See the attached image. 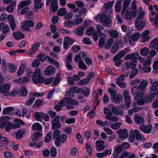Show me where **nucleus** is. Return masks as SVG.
<instances>
[{"instance_id":"nucleus-1","label":"nucleus","mask_w":158,"mask_h":158,"mask_svg":"<svg viewBox=\"0 0 158 158\" xmlns=\"http://www.w3.org/2000/svg\"><path fill=\"white\" fill-rule=\"evenodd\" d=\"M143 94L142 92H140L137 94L135 97V99L137 102L134 103L133 106L134 107L129 110L128 112V114L131 115L134 113H136L139 110L140 108L137 106L139 105H143L145 103V100L143 98Z\"/></svg>"},{"instance_id":"nucleus-2","label":"nucleus","mask_w":158,"mask_h":158,"mask_svg":"<svg viewBox=\"0 0 158 158\" xmlns=\"http://www.w3.org/2000/svg\"><path fill=\"white\" fill-rule=\"evenodd\" d=\"M43 78L42 74L40 69H35L32 76L33 82L35 83L38 84L41 82Z\"/></svg>"},{"instance_id":"nucleus-3","label":"nucleus","mask_w":158,"mask_h":158,"mask_svg":"<svg viewBox=\"0 0 158 158\" xmlns=\"http://www.w3.org/2000/svg\"><path fill=\"white\" fill-rule=\"evenodd\" d=\"M99 21L105 27H110L112 25V23L107 15L105 13H102L100 16Z\"/></svg>"},{"instance_id":"nucleus-4","label":"nucleus","mask_w":158,"mask_h":158,"mask_svg":"<svg viewBox=\"0 0 158 158\" xmlns=\"http://www.w3.org/2000/svg\"><path fill=\"white\" fill-rule=\"evenodd\" d=\"M11 84L10 83H4L0 85V93L5 96L9 95Z\"/></svg>"},{"instance_id":"nucleus-5","label":"nucleus","mask_w":158,"mask_h":158,"mask_svg":"<svg viewBox=\"0 0 158 158\" xmlns=\"http://www.w3.org/2000/svg\"><path fill=\"white\" fill-rule=\"evenodd\" d=\"M34 25V23L32 21L29 20H26L25 21L24 23L22 24L21 25V28L22 30H24L28 31H30V29L28 27L26 26H27L30 27H33Z\"/></svg>"},{"instance_id":"nucleus-6","label":"nucleus","mask_w":158,"mask_h":158,"mask_svg":"<svg viewBox=\"0 0 158 158\" xmlns=\"http://www.w3.org/2000/svg\"><path fill=\"white\" fill-rule=\"evenodd\" d=\"M130 133L131 134L135 135V139L138 141L142 142L145 139L143 135L138 130L136 129L131 130L130 131Z\"/></svg>"},{"instance_id":"nucleus-7","label":"nucleus","mask_w":158,"mask_h":158,"mask_svg":"<svg viewBox=\"0 0 158 158\" xmlns=\"http://www.w3.org/2000/svg\"><path fill=\"white\" fill-rule=\"evenodd\" d=\"M66 103L68 105L66 106V108L69 109H73V106L69 105L77 106L78 104V102L73 99L69 98H65Z\"/></svg>"},{"instance_id":"nucleus-8","label":"nucleus","mask_w":158,"mask_h":158,"mask_svg":"<svg viewBox=\"0 0 158 158\" xmlns=\"http://www.w3.org/2000/svg\"><path fill=\"white\" fill-rule=\"evenodd\" d=\"M122 15L125 19L131 20L133 18L135 17L136 14L131 11V13L129 11H126L125 10L123 13H122Z\"/></svg>"},{"instance_id":"nucleus-9","label":"nucleus","mask_w":158,"mask_h":158,"mask_svg":"<svg viewBox=\"0 0 158 158\" xmlns=\"http://www.w3.org/2000/svg\"><path fill=\"white\" fill-rule=\"evenodd\" d=\"M56 72L55 69L52 65L47 67L43 71V73L46 76H50L54 74Z\"/></svg>"},{"instance_id":"nucleus-10","label":"nucleus","mask_w":158,"mask_h":158,"mask_svg":"<svg viewBox=\"0 0 158 158\" xmlns=\"http://www.w3.org/2000/svg\"><path fill=\"white\" fill-rule=\"evenodd\" d=\"M75 42L74 39L68 37H65L64 39L63 47L64 48L67 49L69 47V45H72Z\"/></svg>"},{"instance_id":"nucleus-11","label":"nucleus","mask_w":158,"mask_h":158,"mask_svg":"<svg viewBox=\"0 0 158 158\" xmlns=\"http://www.w3.org/2000/svg\"><path fill=\"white\" fill-rule=\"evenodd\" d=\"M140 129L146 134L150 133L152 131V127L151 124H148L147 126L141 125L140 126Z\"/></svg>"},{"instance_id":"nucleus-12","label":"nucleus","mask_w":158,"mask_h":158,"mask_svg":"<svg viewBox=\"0 0 158 158\" xmlns=\"http://www.w3.org/2000/svg\"><path fill=\"white\" fill-rule=\"evenodd\" d=\"M60 118V116L57 115L53 119L52 125V128L53 129H55L57 128H58L60 127L61 124L59 122Z\"/></svg>"},{"instance_id":"nucleus-13","label":"nucleus","mask_w":158,"mask_h":158,"mask_svg":"<svg viewBox=\"0 0 158 158\" xmlns=\"http://www.w3.org/2000/svg\"><path fill=\"white\" fill-rule=\"evenodd\" d=\"M117 133L119 134L120 139H123L127 138L128 135L127 131L126 129H120L118 131Z\"/></svg>"},{"instance_id":"nucleus-14","label":"nucleus","mask_w":158,"mask_h":158,"mask_svg":"<svg viewBox=\"0 0 158 158\" xmlns=\"http://www.w3.org/2000/svg\"><path fill=\"white\" fill-rule=\"evenodd\" d=\"M114 2V1H113L104 4V7L105 8V11L106 12L109 13H112L113 11L112 7Z\"/></svg>"},{"instance_id":"nucleus-15","label":"nucleus","mask_w":158,"mask_h":158,"mask_svg":"<svg viewBox=\"0 0 158 158\" xmlns=\"http://www.w3.org/2000/svg\"><path fill=\"white\" fill-rule=\"evenodd\" d=\"M105 143L101 140H98L96 142V149L98 151L103 150L105 148Z\"/></svg>"},{"instance_id":"nucleus-16","label":"nucleus","mask_w":158,"mask_h":158,"mask_svg":"<svg viewBox=\"0 0 158 158\" xmlns=\"http://www.w3.org/2000/svg\"><path fill=\"white\" fill-rule=\"evenodd\" d=\"M10 118L7 116H3L0 119V127L1 128H3L6 124L9 123Z\"/></svg>"},{"instance_id":"nucleus-17","label":"nucleus","mask_w":158,"mask_h":158,"mask_svg":"<svg viewBox=\"0 0 158 158\" xmlns=\"http://www.w3.org/2000/svg\"><path fill=\"white\" fill-rule=\"evenodd\" d=\"M14 122L15 123V124H13L12 123V128L13 129H17L20 127V125H23L24 124V122L21 120L19 118H16L14 119Z\"/></svg>"},{"instance_id":"nucleus-18","label":"nucleus","mask_w":158,"mask_h":158,"mask_svg":"<svg viewBox=\"0 0 158 158\" xmlns=\"http://www.w3.org/2000/svg\"><path fill=\"white\" fill-rule=\"evenodd\" d=\"M150 33V31L148 30H146L143 32L141 35V37L142 38V42H145L148 41L150 39V37L148 35Z\"/></svg>"},{"instance_id":"nucleus-19","label":"nucleus","mask_w":158,"mask_h":158,"mask_svg":"<svg viewBox=\"0 0 158 158\" xmlns=\"http://www.w3.org/2000/svg\"><path fill=\"white\" fill-rule=\"evenodd\" d=\"M29 81V79L28 78L24 77H21L15 79L13 81L15 83L24 84L28 82Z\"/></svg>"},{"instance_id":"nucleus-20","label":"nucleus","mask_w":158,"mask_h":158,"mask_svg":"<svg viewBox=\"0 0 158 158\" xmlns=\"http://www.w3.org/2000/svg\"><path fill=\"white\" fill-rule=\"evenodd\" d=\"M158 82L155 81L152 84L150 88V92H153L156 95H158Z\"/></svg>"},{"instance_id":"nucleus-21","label":"nucleus","mask_w":158,"mask_h":158,"mask_svg":"<svg viewBox=\"0 0 158 158\" xmlns=\"http://www.w3.org/2000/svg\"><path fill=\"white\" fill-rule=\"evenodd\" d=\"M112 106V105H109V108H111L112 112L114 114L117 116L122 115L123 114L124 112L123 111L121 110H119L115 107L112 106Z\"/></svg>"},{"instance_id":"nucleus-22","label":"nucleus","mask_w":158,"mask_h":158,"mask_svg":"<svg viewBox=\"0 0 158 158\" xmlns=\"http://www.w3.org/2000/svg\"><path fill=\"white\" fill-rule=\"evenodd\" d=\"M139 56L138 53L137 52L134 53H132L131 54L127 55L125 56L124 58V59L126 60H136V58Z\"/></svg>"},{"instance_id":"nucleus-23","label":"nucleus","mask_w":158,"mask_h":158,"mask_svg":"<svg viewBox=\"0 0 158 158\" xmlns=\"http://www.w3.org/2000/svg\"><path fill=\"white\" fill-rule=\"evenodd\" d=\"M111 99L113 102L116 104L120 103L122 100L123 98L120 94L112 96Z\"/></svg>"},{"instance_id":"nucleus-24","label":"nucleus","mask_w":158,"mask_h":158,"mask_svg":"<svg viewBox=\"0 0 158 158\" xmlns=\"http://www.w3.org/2000/svg\"><path fill=\"white\" fill-rule=\"evenodd\" d=\"M135 122L138 124H142L144 123V118L141 116L137 114L134 115Z\"/></svg>"},{"instance_id":"nucleus-25","label":"nucleus","mask_w":158,"mask_h":158,"mask_svg":"<svg viewBox=\"0 0 158 158\" xmlns=\"http://www.w3.org/2000/svg\"><path fill=\"white\" fill-rule=\"evenodd\" d=\"M10 30L9 27L8 25L3 23H0V31L2 30V32L4 34L7 33Z\"/></svg>"},{"instance_id":"nucleus-26","label":"nucleus","mask_w":158,"mask_h":158,"mask_svg":"<svg viewBox=\"0 0 158 158\" xmlns=\"http://www.w3.org/2000/svg\"><path fill=\"white\" fill-rule=\"evenodd\" d=\"M58 2L57 0H52L51 1V6L50 9L52 10V12L54 13L58 10Z\"/></svg>"},{"instance_id":"nucleus-27","label":"nucleus","mask_w":158,"mask_h":158,"mask_svg":"<svg viewBox=\"0 0 158 158\" xmlns=\"http://www.w3.org/2000/svg\"><path fill=\"white\" fill-rule=\"evenodd\" d=\"M150 48L156 49L158 48V38H156L150 43L149 44Z\"/></svg>"},{"instance_id":"nucleus-28","label":"nucleus","mask_w":158,"mask_h":158,"mask_svg":"<svg viewBox=\"0 0 158 158\" xmlns=\"http://www.w3.org/2000/svg\"><path fill=\"white\" fill-rule=\"evenodd\" d=\"M26 130L24 128L19 130L16 133L15 137L17 139H21L23 134L26 132Z\"/></svg>"},{"instance_id":"nucleus-29","label":"nucleus","mask_w":158,"mask_h":158,"mask_svg":"<svg viewBox=\"0 0 158 158\" xmlns=\"http://www.w3.org/2000/svg\"><path fill=\"white\" fill-rule=\"evenodd\" d=\"M148 84V82L147 80H143L141 81L139 86V88L141 91H144Z\"/></svg>"},{"instance_id":"nucleus-30","label":"nucleus","mask_w":158,"mask_h":158,"mask_svg":"<svg viewBox=\"0 0 158 158\" xmlns=\"http://www.w3.org/2000/svg\"><path fill=\"white\" fill-rule=\"evenodd\" d=\"M145 23L143 21H135V25L138 30H140L143 28L145 26Z\"/></svg>"},{"instance_id":"nucleus-31","label":"nucleus","mask_w":158,"mask_h":158,"mask_svg":"<svg viewBox=\"0 0 158 158\" xmlns=\"http://www.w3.org/2000/svg\"><path fill=\"white\" fill-rule=\"evenodd\" d=\"M32 128L34 131L37 130L39 131L42 130L43 128L42 125L38 123H34L32 126Z\"/></svg>"},{"instance_id":"nucleus-32","label":"nucleus","mask_w":158,"mask_h":158,"mask_svg":"<svg viewBox=\"0 0 158 158\" xmlns=\"http://www.w3.org/2000/svg\"><path fill=\"white\" fill-rule=\"evenodd\" d=\"M31 3V2L30 0L22 1L19 3L18 8L21 9L25 6L30 5Z\"/></svg>"},{"instance_id":"nucleus-33","label":"nucleus","mask_w":158,"mask_h":158,"mask_svg":"<svg viewBox=\"0 0 158 158\" xmlns=\"http://www.w3.org/2000/svg\"><path fill=\"white\" fill-rule=\"evenodd\" d=\"M41 1L42 0H34V6L35 9H40L42 7L43 4Z\"/></svg>"},{"instance_id":"nucleus-34","label":"nucleus","mask_w":158,"mask_h":158,"mask_svg":"<svg viewBox=\"0 0 158 158\" xmlns=\"http://www.w3.org/2000/svg\"><path fill=\"white\" fill-rule=\"evenodd\" d=\"M43 113L35 112L34 114V117L38 121H41L42 118Z\"/></svg>"},{"instance_id":"nucleus-35","label":"nucleus","mask_w":158,"mask_h":158,"mask_svg":"<svg viewBox=\"0 0 158 158\" xmlns=\"http://www.w3.org/2000/svg\"><path fill=\"white\" fill-rule=\"evenodd\" d=\"M8 66L9 69V71L10 73H13L16 70L17 67L16 66L13 64L9 63L8 64Z\"/></svg>"},{"instance_id":"nucleus-36","label":"nucleus","mask_w":158,"mask_h":158,"mask_svg":"<svg viewBox=\"0 0 158 158\" xmlns=\"http://www.w3.org/2000/svg\"><path fill=\"white\" fill-rule=\"evenodd\" d=\"M13 35L16 40H18L20 39H22L24 37V35L20 32H17L13 34Z\"/></svg>"},{"instance_id":"nucleus-37","label":"nucleus","mask_w":158,"mask_h":158,"mask_svg":"<svg viewBox=\"0 0 158 158\" xmlns=\"http://www.w3.org/2000/svg\"><path fill=\"white\" fill-rule=\"evenodd\" d=\"M108 33L111 37L114 38H116L118 35V32L114 30L109 31Z\"/></svg>"},{"instance_id":"nucleus-38","label":"nucleus","mask_w":158,"mask_h":158,"mask_svg":"<svg viewBox=\"0 0 158 158\" xmlns=\"http://www.w3.org/2000/svg\"><path fill=\"white\" fill-rule=\"evenodd\" d=\"M54 79L53 77L50 78H45L43 77L41 82L45 85H48L51 83L53 81Z\"/></svg>"},{"instance_id":"nucleus-39","label":"nucleus","mask_w":158,"mask_h":158,"mask_svg":"<svg viewBox=\"0 0 158 158\" xmlns=\"http://www.w3.org/2000/svg\"><path fill=\"white\" fill-rule=\"evenodd\" d=\"M87 11V9L86 8H83L81 9H79L77 15H75V16L77 17H78L81 16L85 14Z\"/></svg>"},{"instance_id":"nucleus-40","label":"nucleus","mask_w":158,"mask_h":158,"mask_svg":"<svg viewBox=\"0 0 158 158\" xmlns=\"http://www.w3.org/2000/svg\"><path fill=\"white\" fill-rule=\"evenodd\" d=\"M26 65L25 64H21L17 72V76H19L22 74L24 72V71Z\"/></svg>"},{"instance_id":"nucleus-41","label":"nucleus","mask_w":158,"mask_h":158,"mask_svg":"<svg viewBox=\"0 0 158 158\" xmlns=\"http://www.w3.org/2000/svg\"><path fill=\"white\" fill-rule=\"evenodd\" d=\"M112 115H109L108 116L106 115L105 116V118L107 119L114 122H116L118 120V118L116 116H113Z\"/></svg>"},{"instance_id":"nucleus-42","label":"nucleus","mask_w":158,"mask_h":158,"mask_svg":"<svg viewBox=\"0 0 158 158\" xmlns=\"http://www.w3.org/2000/svg\"><path fill=\"white\" fill-rule=\"evenodd\" d=\"M81 93L85 97L88 96L90 93V90L87 87L83 88L81 89Z\"/></svg>"},{"instance_id":"nucleus-43","label":"nucleus","mask_w":158,"mask_h":158,"mask_svg":"<svg viewBox=\"0 0 158 158\" xmlns=\"http://www.w3.org/2000/svg\"><path fill=\"white\" fill-rule=\"evenodd\" d=\"M14 110V108L13 107L10 106L5 108L3 110V114H9L10 113L12 112Z\"/></svg>"},{"instance_id":"nucleus-44","label":"nucleus","mask_w":158,"mask_h":158,"mask_svg":"<svg viewBox=\"0 0 158 158\" xmlns=\"http://www.w3.org/2000/svg\"><path fill=\"white\" fill-rule=\"evenodd\" d=\"M156 95L155 93L153 92L151 94H149L147 96L146 100H145V101H147V102L152 101L153 100ZM143 98L145 100V98L144 97V95L143 96Z\"/></svg>"},{"instance_id":"nucleus-45","label":"nucleus","mask_w":158,"mask_h":158,"mask_svg":"<svg viewBox=\"0 0 158 158\" xmlns=\"http://www.w3.org/2000/svg\"><path fill=\"white\" fill-rule=\"evenodd\" d=\"M85 28L82 26H80L77 29V35L79 36L82 35L84 33Z\"/></svg>"},{"instance_id":"nucleus-46","label":"nucleus","mask_w":158,"mask_h":158,"mask_svg":"<svg viewBox=\"0 0 158 158\" xmlns=\"http://www.w3.org/2000/svg\"><path fill=\"white\" fill-rule=\"evenodd\" d=\"M42 133L39 131H36L33 134V137L32 138V140L34 141H36L37 139L40 137L42 136Z\"/></svg>"},{"instance_id":"nucleus-47","label":"nucleus","mask_w":158,"mask_h":158,"mask_svg":"<svg viewBox=\"0 0 158 158\" xmlns=\"http://www.w3.org/2000/svg\"><path fill=\"white\" fill-rule=\"evenodd\" d=\"M130 2V0H124L123 6V9L122 10V13H123L125 10L128 6Z\"/></svg>"},{"instance_id":"nucleus-48","label":"nucleus","mask_w":158,"mask_h":158,"mask_svg":"<svg viewBox=\"0 0 158 158\" xmlns=\"http://www.w3.org/2000/svg\"><path fill=\"white\" fill-rule=\"evenodd\" d=\"M149 52V49L147 48H144L140 51V53L143 56H146L147 55Z\"/></svg>"},{"instance_id":"nucleus-49","label":"nucleus","mask_w":158,"mask_h":158,"mask_svg":"<svg viewBox=\"0 0 158 158\" xmlns=\"http://www.w3.org/2000/svg\"><path fill=\"white\" fill-rule=\"evenodd\" d=\"M125 54V52L123 50H121L114 57V60L116 58L120 59L122 58Z\"/></svg>"},{"instance_id":"nucleus-50","label":"nucleus","mask_w":158,"mask_h":158,"mask_svg":"<svg viewBox=\"0 0 158 158\" xmlns=\"http://www.w3.org/2000/svg\"><path fill=\"white\" fill-rule=\"evenodd\" d=\"M139 88L137 86L132 87L131 89V92L133 95H136L139 91Z\"/></svg>"},{"instance_id":"nucleus-51","label":"nucleus","mask_w":158,"mask_h":158,"mask_svg":"<svg viewBox=\"0 0 158 158\" xmlns=\"http://www.w3.org/2000/svg\"><path fill=\"white\" fill-rule=\"evenodd\" d=\"M78 67L80 69L84 70L87 69V66L82 60H80L78 62Z\"/></svg>"},{"instance_id":"nucleus-52","label":"nucleus","mask_w":158,"mask_h":158,"mask_svg":"<svg viewBox=\"0 0 158 158\" xmlns=\"http://www.w3.org/2000/svg\"><path fill=\"white\" fill-rule=\"evenodd\" d=\"M19 93L21 96H24L27 95V91L25 87H22L19 89Z\"/></svg>"},{"instance_id":"nucleus-53","label":"nucleus","mask_w":158,"mask_h":158,"mask_svg":"<svg viewBox=\"0 0 158 158\" xmlns=\"http://www.w3.org/2000/svg\"><path fill=\"white\" fill-rule=\"evenodd\" d=\"M93 27H89L86 31V33L88 35L91 36L95 31Z\"/></svg>"},{"instance_id":"nucleus-54","label":"nucleus","mask_w":158,"mask_h":158,"mask_svg":"<svg viewBox=\"0 0 158 158\" xmlns=\"http://www.w3.org/2000/svg\"><path fill=\"white\" fill-rule=\"evenodd\" d=\"M35 98L34 97L30 98L25 102V105L26 106H29L31 105L35 100Z\"/></svg>"},{"instance_id":"nucleus-55","label":"nucleus","mask_w":158,"mask_h":158,"mask_svg":"<svg viewBox=\"0 0 158 158\" xmlns=\"http://www.w3.org/2000/svg\"><path fill=\"white\" fill-rule=\"evenodd\" d=\"M37 58L41 61L44 62L46 60V56L44 53H41L37 56Z\"/></svg>"},{"instance_id":"nucleus-56","label":"nucleus","mask_w":158,"mask_h":158,"mask_svg":"<svg viewBox=\"0 0 158 158\" xmlns=\"http://www.w3.org/2000/svg\"><path fill=\"white\" fill-rule=\"evenodd\" d=\"M60 73H57L56 78H55L52 83L53 85H56L60 82L61 79L60 77Z\"/></svg>"},{"instance_id":"nucleus-57","label":"nucleus","mask_w":158,"mask_h":158,"mask_svg":"<svg viewBox=\"0 0 158 158\" xmlns=\"http://www.w3.org/2000/svg\"><path fill=\"white\" fill-rule=\"evenodd\" d=\"M1 69L4 74H6L7 71L6 64L4 60H3L2 64Z\"/></svg>"},{"instance_id":"nucleus-58","label":"nucleus","mask_w":158,"mask_h":158,"mask_svg":"<svg viewBox=\"0 0 158 158\" xmlns=\"http://www.w3.org/2000/svg\"><path fill=\"white\" fill-rule=\"evenodd\" d=\"M114 40L112 38H109L107 42L105 48L106 49H109L113 43Z\"/></svg>"},{"instance_id":"nucleus-59","label":"nucleus","mask_w":158,"mask_h":158,"mask_svg":"<svg viewBox=\"0 0 158 158\" xmlns=\"http://www.w3.org/2000/svg\"><path fill=\"white\" fill-rule=\"evenodd\" d=\"M86 149L88 152L89 155L90 156H91L92 155V151L91 150V147L90 146L89 143H86L85 146Z\"/></svg>"},{"instance_id":"nucleus-60","label":"nucleus","mask_w":158,"mask_h":158,"mask_svg":"<svg viewBox=\"0 0 158 158\" xmlns=\"http://www.w3.org/2000/svg\"><path fill=\"white\" fill-rule=\"evenodd\" d=\"M137 6L136 4V1H134L131 5V11L136 14Z\"/></svg>"},{"instance_id":"nucleus-61","label":"nucleus","mask_w":158,"mask_h":158,"mask_svg":"<svg viewBox=\"0 0 158 158\" xmlns=\"http://www.w3.org/2000/svg\"><path fill=\"white\" fill-rule=\"evenodd\" d=\"M60 131L58 129L55 130L54 132L53 138L54 139L60 138Z\"/></svg>"},{"instance_id":"nucleus-62","label":"nucleus","mask_w":158,"mask_h":158,"mask_svg":"<svg viewBox=\"0 0 158 158\" xmlns=\"http://www.w3.org/2000/svg\"><path fill=\"white\" fill-rule=\"evenodd\" d=\"M52 133L51 132H49L45 136V138L44 141L45 143H48L52 138Z\"/></svg>"},{"instance_id":"nucleus-63","label":"nucleus","mask_w":158,"mask_h":158,"mask_svg":"<svg viewBox=\"0 0 158 158\" xmlns=\"http://www.w3.org/2000/svg\"><path fill=\"white\" fill-rule=\"evenodd\" d=\"M67 13V11L65 8H63L60 9L57 12L58 15L60 16H63L65 15Z\"/></svg>"},{"instance_id":"nucleus-64","label":"nucleus","mask_w":158,"mask_h":158,"mask_svg":"<svg viewBox=\"0 0 158 158\" xmlns=\"http://www.w3.org/2000/svg\"><path fill=\"white\" fill-rule=\"evenodd\" d=\"M121 123L120 122H117L112 124L111 126L110 127L113 129L114 130L118 129L119 128L121 125Z\"/></svg>"}]
</instances>
